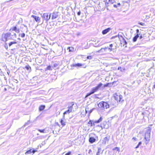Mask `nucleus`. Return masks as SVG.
<instances>
[{
    "instance_id": "c85d7f7f",
    "label": "nucleus",
    "mask_w": 155,
    "mask_h": 155,
    "mask_svg": "<svg viewBox=\"0 0 155 155\" xmlns=\"http://www.w3.org/2000/svg\"><path fill=\"white\" fill-rule=\"evenodd\" d=\"M113 46V45L112 44H111L110 45V47L108 49L110 50V51H111L112 50L111 48Z\"/></svg>"
},
{
    "instance_id": "f257e3e1",
    "label": "nucleus",
    "mask_w": 155,
    "mask_h": 155,
    "mask_svg": "<svg viewBox=\"0 0 155 155\" xmlns=\"http://www.w3.org/2000/svg\"><path fill=\"white\" fill-rule=\"evenodd\" d=\"M98 107L101 108L102 110L107 109L109 107V104L106 102L102 101L100 102L98 104Z\"/></svg>"
},
{
    "instance_id": "c756f323",
    "label": "nucleus",
    "mask_w": 155,
    "mask_h": 155,
    "mask_svg": "<svg viewBox=\"0 0 155 155\" xmlns=\"http://www.w3.org/2000/svg\"><path fill=\"white\" fill-rule=\"evenodd\" d=\"M74 105V103L72 102L71 103V105L68 107L69 109H71V110L72 108V106Z\"/></svg>"
},
{
    "instance_id": "dca6fc26",
    "label": "nucleus",
    "mask_w": 155,
    "mask_h": 155,
    "mask_svg": "<svg viewBox=\"0 0 155 155\" xmlns=\"http://www.w3.org/2000/svg\"><path fill=\"white\" fill-rule=\"evenodd\" d=\"M73 66L81 67L82 66V64L80 63H77L76 64H73Z\"/></svg>"
},
{
    "instance_id": "20e7f679",
    "label": "nucleus",
    "mask_w": 155,
    "mask_h": 155,
    "mask_svg": "<svg viewBox=\"0 0 155 155\" xmlns=\"http://www.w3.org/2000/svg\"><path fill=\"white\" fill-rule=\"evenodd\" d=\"M102 85L103 84L101 83H100L97 87L93 88L91 91L92 93L93 94L95 92L97 91Z\"/></svg>"
},
{
    "instance_id": "1a4fd4ad",
    "label": "nucleus",
    "mask_w": 155,
    "mask_h": 155,
    "mask_svg": "<svg viewBox=\"0 0 155 155\" xmlns=\"http://www.w3.org/2000/svg\"><path fill=\"white\" fill-rule=\"evenodd\" d=\"M14 31L17 33H19L20 32L19 29V28H18L16 27H13L11 28L10 31Z\"/></svg>"
},
{
    "instance_id": "4468645a",
    "label": "nucleus",
    "mask_w": 155,
    "mask_h": 155,
    "mask_svg": "<svg viewBox=\"0 0 155 155\" xmlns=\"http://www.w3.org/2000/svg\"><path fill=\"white\" fill-rule=\"evenodd\" d=\"M139 37V36L138 35H137L136 36H135L133 38V41L134 42L136 41L137 38Z\"/></svg>"
},
{
    "instance_id": "a211bd4d",
    "label": "nucleus",
    "mask_w": 155,
    "mask_h": 155,
    "mask_svg": "<svg viewBox=\"0 0 155 155\" xmlns=\"http://www.w3.org/2000/svg\"><path fill=\"white\" fill-rule=\"evenodd\" d=\"M37 130L41 133H45L46 131L45 129L43 130H40L39 129H37Z\"/></svg>"
},
{
    "instance_id": "8fccbe9b",
    "label": "nucleus",
    "mask_w": 155,
    "mask_h": 155,
    "mask_svg": "<svg viewBox=\"0 0 155 155\" xmlns=\"http://www.w3.org/2000/svg\"><path fill=\"white\" fill-rule=\"evenodd\" d=\"M107 137H105L104 138V140H107Z\"/></svg>"
},
{
    "instance_id": "6ab92c4d",
    "label": "nucleus",
    "mask_w": 155,
    "mask_h": 155,
    "mask_svg": "<svg viewBox=\"0 0 155 155\" xmlns=\"http://www.w3.org/2000/svg\"><path fill=\"white\" fill-rule=\"evenodd\" d=\"M71 111H72L71 110V109H68L65 112H64V115H65V114H67L68 113H70Z\"/></svg>"
},
{
    "instance_id": "f3484780",
    "label": "nucleus",
    "mask_w": 155,
    "mask_h": 155,
    "mask_svg": "<svg viewBox=\"0 0 155 155\" xmlns=\"http://www.w3.org/2000/svg\"><path fill=\"white\" fill-rule=\"evenodd\" d=\"M17 43V42L16 41H12L9 43L8 45L9 46H11L13 44H16Z\"/></svg>"
},
{
    "instance_id": "2eb2a0df",
    "label": "nucleus",
    "mask_w": 155,
    "mask_h": 155,
    "mask_svg": "<svg viewBox=\"0 0 155 155\" xmlns=\"http://www.w3.org/2000/svg\"><path fill=\"white\" fill-rule=\"evenodd\" d=\"M114 1V0H107V2L108 4H113Z\"/></svg>"
},
{
    "instance_id": "aec40b11",
    "label": "nucleus",
    "mask_w": 155,
    "mask_h": 155,
    "mask_svg": "<svg viewBox=\"0 0 155 155\" xmlns=\"http://www.w3.org/2000/svg\"><path fill=\"white\" fill-rule=\"evenodd\" d=\"M31 153V149H30V150L27 151L25 153V154L26 155L30 154Z\"/></svg>"
},
{
    "instance_id": "f03ea898",
    "label": "nucleus",
    "mask_w": 155,
    "mask_h": 155,
    "mask_svg": "<svg viewBox=\"0 0 155 155\" xmlns=\"http://www.w3.org/2000/svg\"><path fill=\"white\" fill-rule=\"evenodd\" d=\"M11 35L10 33H7L5 34H3L2 35V41L6 42L8 40V38Z\"/></svg>"
},
{
    "instance_id": "cd10ccee",
    "label": "nucleus",
    "mask_w": 155,
    "mask_h": 155,
    "mask_svg": "<svg viewBox=\"0 0 155 155\" xmlns=\"http://www.w3.org/2000/svg\"><path fill=\"white\" fill-rule=\"evenodd\" d=\"M92 94H93V93H92V92L91 91V92L90 93H88L87 94V95L85 96V98H86V97H88L89 96H90Z\"/></svg>"
},
{
    "instance_id": "f8f14e48",
    "label": "nucleus",
    "mask_w": 155,
    "mask_h": 155,
    "mask_svg": "<svg viewBox=\"0 0 155 155\" xmlns=\"http://www.w3.org/2000/svg\"><path fill=\"white\" fill-rule=\"evenodd\" d=\"M95 139L92 137L90 138L89 140V142L91 143L94 142L95 141Z\"/></svg>"
},
{
    "instance_id": "ddd939ff",
    "label": "nucleus",
    "mask_w": 155,
    "mask_h": 155,
    "mask_svg": "<svg viewBox=\"0 0 155 155\" xmlns=\"http://www.w3.org/2000/svg\"><path fill=\"white\" fill-rule=\"evenodd\" d=\"M45 105L41 106L39 107V110L41 111L43 110L45 108Z\"/></svg>"
},
{
    "instance_id": "e433bc0d",
    "label": "nucleus",
    "mask_w": 155,
    "mask_h": 155,
    "mask_svg": "<svg viewBox=\"0 0 155 155\" xmlns=\"http://www.w3.org/2000/svg\"><path fill=\"white\" fill-rule=\"evenodd\" d=\"M139 30L138 29H137L136 30V33H137V35H139L140 34H139Z\"/></svg>"
},
{
    "instance_id": "c03bdc74",
    "label": "nucleus",
    "mask_w": 155,
    "mask_h": 155,
    "mask_svg": "<svg viewBox=\"0 0 155 155\" xmlns=\"http://www.w3.org/2000/svg\"><path fill=\"white\" fill-rule=\"evenodd\" d=\"M107 48H106V47H105V48H102L101 49V50H105V49H107Z\"/></svg>"
},
{
    "instance_id": "473e14b6",
    "label": "nucleus",
    "mask_w": 155,
    "mask_h": 155,
    "mask_svg": "<svg viewBox=\"0 0 155 155\" xmlns=\"http://www.w3.org/2000/svg\"><path fill=\"white\" fill-rule=\"evenodd\" d=\"M87 58L88 59H91L92 58V57L91 56H89L87 57Z\"/></svg>"
},
{
    "instance_id": "58836bf2",
    "label": "nucleus",
    "mask_w": 155,
    "mask_h": 155,
    "mask_svg": "<svg viewBox=\"0 0 155 155\" xmlns=\"http://www.w3.org/2000/svg\"><path fill=\"white\" fill-rule=\"evenodd\" d=\"M71 153V152H69L68 153H66L65 155H70Z\"/></svg>"
},
{
    "instance_id": "4c0bfd02",
    "label": "nucleus",
    "mask_w": 155,
    "mask_h": 155,
    "mask_svg": "<svg viewBox=\"0 0 155 155\" xmlns=\"http://www.w3.org/2000/svg\"><path fill=\"white\" fill-rule=\"evenodd\" d=\"M93 109H92L89 110V114H90L92 112Z\"/></svg>"
},
{
    "instance_id": "9d476101",
    "label": "nucleus",
    "mask_w": 155,
    "mask_h": 155,
    "mask_svg": "<svg viewBox=\"0 0 155 155\" xmlns=\"http://www.w3.org/2000/svg\"><path fill=\"white\" fill-rule=\"evenodd\" d=\"M111 30V28H108L107 29L103 30L102 31V33L103 35H105L107 33Z\"/></svg>"
},
{
    "instance_id": "412c9836",
    "label": "nucleus",
    "mask_w": 155,
    "mask_h": 155,
    "mask_svg": "<svg viewBox=\"0 0 155 155\" xmlns=\"http://www.w3.org/2000/svg\"><path fill=\"white\" fill-rule=\"evenodd\" d=\"M25 68L27 70L29 71H30L31 69V68L29 65H28L26 66Z\"/></svg>"
},
{
    "instance_id": "09e8293b",
    "label": "nucleus",
    "mask_w": 155,
    "mask_h": 155,
    "mask_svg": "<svg viewBox=\"0 0 155 155\" xmlns=\"http://www.w3.org/2000/svg\"><path fill=\"white\" fill-rule=\"evenodd\" d=\"M139 147V145H137V146L135 148H138Z\"/></svg>"
},
{
    "instance_id": "3c124183",
    "label": "nucleus",
    "mask_w": 155,
    "mask_h": 155,
    "mask_svg": "<svg viewBox=\"0 0 155 155\" xmlns=\"http://www.w3.org/2000/svg\"><path fill=\"white\" fill-rule=\"evenodd\" d=\"M114 6L115 7H117V5H114Z\"/></svg>"
},
{
    "instance_id": "4d7b16f0",
    "label": "nucleus",
    "mask_w": 155,
    "mask_h": 155,
    "mask_svg": "<svg viewBox=\"0 0 155 155\" xmlns=\"http://www.w3.org/2000/svg\"><path fill=\"white\" fill-rule=\"evenodd\" d=\"M12 0H10V1H12Z\"/></svg>"
},
{
    "instance_id": "a19ab883",
    "label": "nucleus",
    "mask_w": 155,
    "mask_h": 155,
    "mask_svg": "<svg viewBox=\"0 0 155 155\" xmlns=\"http://www.w3.org/2000/svg\"><path fill=\"white\" fill-rule=\"evenodd\" d=\"M118 70H120V71H122V68H121V67H118Z\"/></svg>"
},
{
    "instance_id": "f704fd0d",
    "label": "nucleus",
    "mask_w": 155,
    "mask_h": 155,
    "mask_svg": "<svg viewBox=\"0 0 155 155\" xmlns=\"http://www.w3.org/2000/svg\"><path fill=\"white\" fill-rule=\"evenodd\" d=\"M47 69L48 70H51V66H48L47 67Z\"/></svg>"
},
{
    "instance_id": "7c9ffc66",
    "label": "nucleus",
    "mask_w": 155,
    "mask_h": 155,
    "mask_svg": "<svg viewBox=\"0 0 155 155\" xmlns=\"http://www.w3.org/2000/svg\"><path fill=\"white\" fill-rule=\"evenodd\" d=\"M5 47L6 49H8V46L7 43H5Z\"/></svg>"
},
{
    "instance_id": "6e6552de",
    "label": "nucleus",
    "mask_w": 155,
    "mask_h": 155,
    "mask_svg": "<svg viewBox=\"0 0 155 155\" xmlns=\"http://www.w3.org/2000/svg\"><path fill=\"white\" fill-rule=\"evenodd\" d=\"M58 13L57 12H54L52 14V19H54L58 18Z\"/></svg>"
},
{
    "instance_id": "de8ad7c7",
    "label": "nucleus",
    "mask_w": 155,
    "mask_h": 155,
    "mask_svg": "<svg viewBox=\"0 0 155 155\" xmlns=\"http://www.w3.org/2000/svg\"><path fill=\"white\" fill-rule=\"evenodd\" d=\"M142 143L141 142H139L138 143V145L139 146L140 145H141V144Z\"/></svg>"
},
{
    "instance_id": "9b49d317",
    "label": "nucleus",
    "mask_w": 155,
    "mask_h": 155,
    "mask_svg": "<svg viewBox=\"0 0 155 155\" xmlns=\"http://www.w3.org/2000/svg\"><path fill=\"white\" fill-rule=\"evenodd\" d=\"M31 17L33 18L37 22H39L40 20V18L39 17L34 15H32Z\"/></svg>"
},
{
    "instance_id": "37998d69",
    "label": "nucleus",
    "mask_w": 155,
    "mask_h": 155,
    "mask_svg": "<svg viewBox=\"0 0 155 155\" xmlns=\"http://www.w3.org/2000/svg\"><path fill=\"white\" fill-rule=\"evenodd\" d=\"M77 14H78V15H80V14H81L80 12H78Z\"/></svg>"
},
{
    "instance_id": "79ce46f5",
    "label": "nucleus",
    "mask_w": 155,
    "mask_h": 155,
    "mask_svg": "<svg viewBox=\"0 0 155 155\" xmlns=\"http://www.w3.org/2000/svg\"><path fill=\"white\" fill-rule=\"evenodd\" d=\"M120 36L121 38H123V39L124 40V42H125V44H127V42H126V41L125 40H124V39L123 38V37L121 36Z\"/></svg>"
},
{
    "instance_id": "4be33fe9",
    "label": "nucleus",
    "mask_w": 155,
    "mask_h": 155,
    "mask_svg": "<svg viewBox=\"0 0 155 155\" xmlns=\"http://www.w3.org/2000/svg\"><path fill=\"white\" fill-rule=\"evenodd\" d=\"M113 150H116L117 151H118V152H119L120 151V149L118 147H116L113 149Z\"/></svg>"
},
{
    "instance_id": "bb28decb",
    "label": "nucleus",
    "mask_w": 155,
    "mask_h": 155,
    "mask_svg": "<svg viewBox=\"0 0 155 155\" xmlns=\"http://www.w3.org/2000/svg\"><path fill=\"white\" fill-rule=\"evenodd\" d=\"M101 149L100 148H99L98 150V151L96 153L97 155H99V153L101 151Z\"/></svg>"
},
{
    "instance_id": "6e6d98bb",
    "label": "nucleus",
    "mask_w": 155,
    "mask_h": 155,
    "mask_svg": "<svg viewBox=\"0 0 155 155\" xmlns=\"http://www.w3.org/2000/svg\"><path fill=\"white\" fill-rule=\"evenodd\" d=\"M24 26L25 27H27V26L25 25H24Z\"/></svg>"
},
{
    "instance_id": "b1692460",
    "label": "nucleus",
    "mask_w": 155,
    "mask_h": 155,
    "mask_svg": "<svg viewBox=\"0 0 155 155\" xmlns=\"http://www.w3.org/2000/svg\"><path fill=\"white\" fill-rule=\"evenodd\" d=\"M58 65L57 63H54V64L53 65V67L54 68H56L58 67Z\"/></svg>"
},
{
    "instance_id": "a878e982",
    "label": "nucleus",
    "mask_w": 155,
    "mask_h": 155,
    "mask_svg": "<svg viewBox=\"0 0 155 155\" xmlns=\"http://www.w3.org/2000/svg\"><path fill=\"white\" fill-rule=\"evenodd\" d=\"M19 36H21L22 38H24L25 36V34L24 33L20 34Z\"/></svg>"
},
{
    "instance_id": "ea45409f",
    "label": "nucleus",
    "mask_w": 155,
    "mask_h": 155,
    "mask_svg": "<svg viewBox=\"0 0 155 155\" xmlns=\"http://www.w3.org/2000/svg\"><path fill=\"white\" fill-rule=\"evenodd\" d=\"M16 35L15 33H14V35H12V36H14L15 37V38H16Z\"/></svg>"
},
{
    "instance_id": "7ed1b4c3",
    "label": "nucleus",
    "mask_w": 155,
    "mask_h": 155,
    "mask_svg": "<svg viewBox=\"0 0 155 155\" xmlns=\"http://www.w3.org/2000/svg\"><path fill=\"white\" fill-rule=\"evenodd\" d=\"M103 120V118L102 117H101L100 118V119L98 120H95L94 121H92L91 120H90L89 122L88 123V124H91V126H93V124L94 125V123H99L101 122Z\"/></svg>"
},
{
    "instance_id": "423d86ee",
    "label": "nucleus",
    "mask_w": 155,
    "mask_h": 155,
    "mask_svg": "<svg viewBox=\"0 0 155 155\" xmlns=\"http://www.w3.org/2000/svg\"><path fill=\"white\" fill-rule=\"evenodd\" d=\"M115 99L117 101H121L122 98V96L120 95H118L115 94L114 96Z\"/></svg>"
},
{
    "instance_id": "5701e85b",
    "label": "nucleus",
    "mask_w": 155,
    "mask_h": 155,
    "mask_svg": "<svg viewBox=\"0 0 155 155\" xmlns=\"http://www.w3.org/2000/svg\"><path fill=\"white\" fill-rule=\"evenodd\" d=\"M68 49H69V51L70 52L73 51H74V48L72 47L70 48V47H68Z\"/></svg>"
},
{
    "instance_id": "393cba45",
    "label": "nucleus",
    "mask_w": 155,
    "mask_h": 155,
    "mask_svg": "<svg viewBox=\"0 0 155 155\" xmlns=\"http://www.w3.org/2000/svg\"><path fill=\"white\" fill-rule=\"evenodd\" d=\"M61 125H62L63 126H64L65 125V122H64V121L62 120H61Z\"/></svg>"
},
{
    "instance_id": "49530a36",
    "label": "nucleus",
    "mask_w": 155,
    "mask_h": 155,
    "mask_svg": "<svg viewBox=\"0 0 155 155\" xmlns=\"http://www.w3.org/2000/svg\"><path fill=\"white\" fill-rule=\"evenodd\" d=\"M133 139H134V140H136L137 138H135V137H134L133 138Z\"/></svg>"
},
{
    "instance_id": "72a5a7b5",
    "label": "nucleus",
    "mask_w": 155,
    "mask_h": 155,
    "mask_svg": "<svg viewBox=\"0 0 155 155\" xmlns=\"http://www.w3.org/2000/svg\"><path fill=\"white\" fill-rule=\"evenodd\" d=\"M89 108H88V107L86 108L85 111H86V113H87V112H88L89 113Z\"/></svg>"
},
{
    "instance_id": "603ef678",
    "label": "nucleus",
    "mask_w": 155,
    "mask_h": 155,
    "mask_svg": "<svg viewBox=\"0 0 155 155\" xmlns=\"http://www.w3.org/2000/svg\"><path fill=\"white\" fill-rule=\"evenodd\" d=\"M153 87L155 88V84L153 85Z\"/></svg>"
},
{
    "instance_id": "c9c22d12",
    "label": "nucleus",
    "mask_w": 155,
    "mask_h": 155,
    "mask_svg": "<svg viewBox=\"0 0 155 155\" xmlns=\"http://www.w3.org/2000/svg\"><path fill=\"white\" fill-rule=\"evenodd\" d=\"M37 151V150H32L31 149V153H34Z\"/></svg>"
},
{
    "instance_id": "5fc2aeb1",
    "label": "nucleus",
    "mask_w": 155,
    "mask_h": 155,
    "mask_svg": "<svg viewBox=\"0 0 155 155\" xmlns=\"http://www.w3.org/2000/svg\"><path fill=\"white\" fill-rule=\"evenodd\" d=\"M39 135V134H37V135Z\"/></svg>"
},
{
    "instance_id": "0eeeda50",
    "label": "nucleus",
    "mask_w": 155,
    "mask_h": 155,
    "mask_svg": "<svg viewBox=\"0 0 155 155\" xmlns=\"http://www.w3.org/2000/svg\"><path fill=\"white\" fill-rule=\"evenodd\" d=\"M150 132H147L145 133V139L147 141H149L150 139Z\"/></svg>"
},
{
    "instance_id": "a18cd8bd",
    "label": "nucleus",
    "mask_w": 155,
    "mask_h": 155,
    "mask_svg": "<svg viewBox=\"0 0 155 155\" xmlns=\"http://www.w3.org/2000/svg\"><path fill=\"white\" fill-rule=\"evenodd\" d=\"M143 38V37L142 35H140V37L139 38L140 39H141Z\"/></svg>"
},
{
    "instance_id": "2f4dec72",
    "label": "nucleus",
    "mask_w": 155,
    "mask_h": 155,
    "mask_svg": "<svg viewBox=\"0 0 155 155\" xmlns=\"http://www.w3.org/2000/svg\"><path fill=\"white\" fill-rule=\"evenodd\" d=\"M138 24L142 26H145V25L144 23L143 22H139Z\"/></svg>"
},
{
    "instance_id": "864d4df0",
    "label": "nucleus",
    "mask_w": 155,
    "mask_h": 155,
    "mask_svg": "<svg viewBox=\"0 0 155 155\" xmlns=\"http://www.w3.org/2000/svg\"><path fill=\"white\" fill-rule=\"evenodd\" d=\"M104 86L105 87H107V85H105Z\"/></svg>"
},
{
    "instance_id": "39448f33",
    "label": "nucleus",
    "mask_w": 155,
    "mask_h": 155,
    "mask_svg": "<svg viewBox=\"0 0 155 155\" xmlns=\"http://www.w3.org/2000/svg\"><path fill=\"white\" fill-rule=\"evenodd\" d=\"M42 17L44 20H45L47 22H48L50 18L51 14L49 15L48 13H45L44 14Z\"/></svg>"
}]
</instances>
